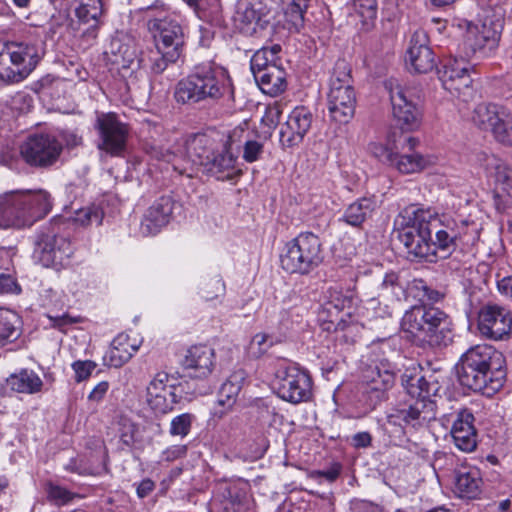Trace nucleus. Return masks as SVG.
<instances>
[{"label":"nucleus","mask_w":512,"mask_h":512,"mask_svg":"<svg viewBox=\"0 0 512 512\" xmlns=\"http://www.w3.org/2000/svg\"><path fill=\"white\" fill-rule=\"evenodd\" d=\"M380 289L386 294H397V290H402L399 275L394 271L387 272L382 279Z\"/></svg>","instance_id":"obj_55"},{"label":"nucleus","mask_w":512,"mask_h":512,"mask_svg":"<svg viewBox=\"0 0 512 512\" xmlns=\"http://www.w3.org/2000/svg\"><path fill=\"white\" fill-rule=\"evenodd\" d=\"M355 12L366 25L372 23L377 17V1L376 0H353Z\"/></svg>","instance_id":"obj_47"},{"label":"nucleus","mask_w":512,"mask_h":512,"mask_svg":"<svg viewBox=\"0 0 512 512\" xmlns=\"http://www.w3.org/2000/svg\"><path fill=\"white\" fill-rule=\"evenodd\" d=\"M237 156L231 151L229 141L225 143L222 149L212 153L210 162L206 167L208 171L220 179H232L234 175L241 173L236 169Z\"/></svg>","instance_id":"obj_35"},{"label":"nucleus","mask_w":512,"mask_h":512,"mask_svg":"<svg viewBox=\"0 0 512 512\" xmlns=\"http://www.w3.org/2000/svg\"><path fill=\"white\" fill-rule=\"evenodd\" d=\"M505 357L490 345H476L460 358L457 375L460 384L475 392L491 394L499 390L505 377Z\"/></svg>","instance_id":"obj_2"},{"label":"nucleus","mask_w":512,"mask_h":512,"mask_svg":"<svg viewBox=\"0 0 512 512\" xmlns=\"http://www.w3.org/2000/svg\"><path fill=\"white\" fill-rule=\"evenodd\" d=\"M370 349L369 362L362 369L361 379L368 405L374 409L387 399L395 383L396 366L390 360L395 350L388 340L374 343Z\"/></svg>","instance_id":"obj_6"},{"label":"nucleus","mask_w":512,"mask_h":512,"mask_svg":"<svg viewBox=\"0 0 512 512\" xmlns=\"http://www.w3.org/2000/svg\"><path fill=\"white\" fill-rule=\"evenodd\" d=\"M104 217L103 209L97 204H90L88 206L77 209L74 212L72 220L75 224L86 227L93 224L101 225Z\"/></svg>","instance_id":"obj_43"},{"label":"nucleus","mask_w":512,"mask_h":512,"mask_svg":"<svg viewBox=\"0 0 512 512\" xmlns=\"http://www.w3.org/2000/svg\"><path fill=\"white\" fill-rule=\"evenodd\" d=\"M195 416L191 413H183L174 417L170 424V434L172 436L185 437L190 433L192 422Z\"/></svg>","instance_id":"obj_48"},{"label":"nucleus","mask_w":512,"mask_h":512,"mask_svg":"<svg viewBox=\"0 0 512 512\" xmlns=\"http://www.w3.org/2000/svg\"><path fill=\"white\" fill-rule=\"evenodd\" d=\"M285 21L289 29L299 31L304 25V14L308 7V0H289L281 4Z\"/></svg>","instance_id":"obj_42"},{"label":"nucleus","mask_w":512,"mask_h":512,"mask_svg":"<svg viewBox=\"0 0 512 512\" xmlns=\"http://www.w3.org/2000/svg\"><path fill=\"white\" fill-rule=\"evenodd\" d=\"M141 341L131 339L127 333L118 334L112 341L107 354L108 364L112 367H121L127 363L138 351Z\"/></svg>","instance_id":"obj_34"},{"label":"nucleus","mask_w":512,"mask_h":512,"mask_svg":"<svg viewBox=\"0 0 512 512\" xmlns=\"http://www.w3.org/2000/svg\"><path fill=\"white\" fill-rule=\"evenodd\" d=\"M281 46L262 47L251 58V71L260 89L270 96H278L286 90V72L281 67Z\"/></svg>","instance_id":"obj_13"},{"label":"nucleus","mask_w":512,"mask_h":512,"mask_svg":"<svg viewBox=\"0 0 512 512\" xmlns=\"http://www.w3.org/2000/svg\"><path fill=\"white\" fill-rule=\"evenodd\" d=\"M277 393L280 398L292 404L306 402L312 395V379L309 373L298 365L281 361L275 371Z\"/></svg>","instance_id":"obj_14"},{"label":"nucleus","mask_w":512,"mask_h":512,"mask_svg":"<svg viewBox=\"0 0 512 512\" xmlns=\"http://www.w3.org/2000/svg\"><path fill=\"white\" fill-rule=\"evenodd\" d=\"M154 488L155 483L151 479L146 478L137 485L136 492L139 498H145L154 490Z\"/></svg>","instance_id":"obj_63"},{"label":"nucleus","mask_w":512,"mask_h":512,"mask_svg":"<svg viewBox=\"0 0 512 512\" xmlns=\"http://www.w3.org/2000/svg\"><path fill=\"white\" fill-rule=\"evenodd\" d=\"M62 143L51 134L30 135L20 145V157L30 167L47 169L54 166L62 154Z\"/></svg>","instance_id":"obj_16"},{"label":"nucleus","mask_w":512,"mask_h":512,"mask_svg":"<svg viewBox=\"0 0 512 512\" xmlns=\"http://www.w3.org/2000/svg\"><path fill=\"white\" fill-rule=\"evenodd\" d=\"M219 512H249V499L245 488L236 483H223L215 497Z\"/></svg>","instance_id":"obj_32"},{"label":"nucleus","mask_w":512,"mask_h":512,"mask_svg":"<svg viewBox=\"0 0 512 512\" xmlns=\"http://www.w3.org/2000/svg\"><path fill=\"white\" fill-rule=\"evenodd\" d=\"M401 327L414 342L423 346L446 347L454 338L451 317L434 306H413L402 317Z\"/></svg>","instance_id":"obj_4"},{"label":"nucleus","mask_w":512,"mask_h":512,"mask_svg":"<svg viewBox=\"0 0 512 512\" xmlns=\"http://www.w3.org/2000/svg\"><path fill=\"white\" fill-rule=\"evenodd\" d=\"M94 128L98 132L97 148L113 157L122 156L129 136V126L113 112H97Z\"/></svg>","instance_id":"obj_18"},{"label":"nucleus","mask_w":512,"mask_h":512,"mask_svg":"<svg viewBox=\"0 0 512 512\" xmlns=\"http://www.w3.org/2000/svg\"><path fill=\"white\" fill-rule=\"evenodd\" d=\"M233 85L228 71L213 61L195 65L192 71L178 81L174 89L177 103L195 106L210 104L233 96Z\"/></svg>","instance_id":"obj_1"},{"label":"nucleus","mask_w":512,"mask_h":512,"mask_svg":"<svg viewBox=\"0 0 512 512\" xmlns=\"http://www.w3.org/2000/svg\"><path fill=\"white\" fill-rule=\"evenodd\" d=\"M169 375L158 372L146 388V402L157 414H166L173 410L174 405L180 401L173 386H168Z\"/></svg>","instance_id":"obj_22"},{"label":"nucleus","mask_w":512,"mask_h":512,"mask_svg":"<svg viewBox=\"0 0 512 512\" xmlns=\"http://www.w3.org/2000/svg\"><path fill=\"white\" fill-rule=\"evenodd\" d=\"M75 14L81 23L88 24L92 21L93 24L91 25V27H97L98 18L100 16L92 14V12H90V9H88L87 7L80 5L78 8H76Z\"/></svg>","instance_id":"obj_57"},{"label":"nucleus","mask_w":512,"mask_h":512,"mask_svg":"<svg viewBox=\"0 0 512 512\" xmlns=\"http://www.w3.org/2000/svg\"><path fill=\"white\" fill-rule=\"evenodd\" d=\"M105 54L123 77L131 75L140 66L135 42L127 36L113 37Z\"/></svg>","instance_id":"obj_21"},{"label":"nucleus","mask_w":512,"mask_h":512,"mask_svg":"<svg viewBox=\"0 0 512 512\" xmlns=\"http://www.w3.org/2000/svg\"><path fill=\"white\" fill-rule=\"evenodd\" d=\"M474 420V415L469 409H460L455 413L450 431L454 445L466 453L473 452L477 447L478 435Z\"/></svg>","instance_id":"obj_26"},{"label":"nucleus","mask_w":512,"mask_h":512,"mask_svg":"<svg viewBox=\"0 0 512 512\" xmlns=\"http://www.w3.org/2000/svg\"><path fill=\"white\" fill-rule=\"evenodd\" d=\"M267 12V7L262 0H239L236 5L234 21L241 31L255 32L256 26Z\"/></svg>","instance_id":"obj_31"},{"label":"nucleus","mask_w":512,"mask_h":512,"mask_svg":"<svg viewBox=\"0 0 512 512\" xmlns=\"http://www.w3.org/2000/svg\"><path fill=\"white\" fill-rule=\"evenodd\" d=\"M45 54L44 43L39 38L0 43V80L19 83L37 67Z\"/></svg>","instance_id":"obj_7"},{"label":"nucleus","mask_w":512,"mask_h":512,"mask_svg":"<svg viewBox=\"0 0 512 512\" xmlns=\"http://www.w3.org/2000/svg\"><path fill=\"white\" fill-rule=\"evenodd\" d=\"M402 386L412 401L401 408L395 409L388 415V421L394 425L412 427L414 429L426 426L436 417V403L433 397L441 386L430 375L428 378L420 374L404 373L401 377Z\"/></svg>","instance_id":"obj_3"},{"label":"nucleus","mask_w":512,"mask_h":512,"mask_svg":"<svg viewBox=\"0 0 512 512\" xmlns=\"http://www.w3.org/2000/svg\"><path fill=\"white\" fill-rule=\"evenodd\" d=\"M439 79L444 89L451 93L460 92L462 88H467L472 80L469 75L468 66L465 62L459 60H449L439 71Z\"/></svg>","instance_id":"obj_33"},{"label":"nucleus","mask_w":512,"mask_h":512,"mask_svg":"<svg viewBox=\"0 0 512 512\" xmlns=\"http://www.w3.org/2000/svg\"><path fill=\"white\" fill-rule=\"evenodd\" d=\"M313 119V114L308 108L295 107L281 126L279 136L282 146L290 148L299 145L311 129Z\"/></svg>","instance_id":"obj_23"},{"label":"nucleus","mask_w":512,"mask_h":512,"mask_svg":"<svg viewBox=\"0 0 512 512\" xmlns=\"http://www.w3.org/2000/svg\"><path fill=\"white\" fill-rule=\"evenodd\" d=\"M213 140L206 134L197 133L187 137L183 152L177 155L174 151L164 149L155 143H146L145 151L151 158L171 163L179 174L191 176L189 170L192 166H205L210 162Z\"/></svg>","instance_id":"obj_10"},{"label":"nucleus","mask_w":512,"mask_h":512,"mask_svg":"<svg viewBox=\"0 0 512 512\" xmlns=\"http://www.w3.org/2000/svg\"><path fill=\"white\" fill-rule=\"evenodd\" d=\"M272 345L273 341L269 335L258 333L252 338L249 351L253 357L259 358L264 355Z\"/></svg>","instance_id":"obj_50"},{"label":"nucleus","mask_w":512,"mask_h":512,"mask_svg":"<svg viewBox=\"0 0 512 512\" xmlns=\"http://www.w3.org/2000/svg\"><path fill=\"white\" fill-rule=\"evenodd\" d=\"M431 213L423 207L410 206L404 208L395 218L394 225L398 230V239L407 253L417 258L433 261L437 247L432 240L429 227Z\"/></svg>","instance_id":"obj_5"},{"label":"nucleus","mask_w":512,"mask_h":512,"mask_svg":"<svg viewBox=\"0 0 512 512\" xmlns=\"http://www.w3.org/2000/svg\"><path fill=\"white\" fill-rule=\"evenodd\" d=\"M110 384L108 381H101L98 383L88 395V400L92 402H100L106 395Z\"/></svg>","instance_id":"obj_58"},{"label":"nucleus","mask_w":512,"mask_h":512,"mask_svg":"<svg viewBox=\"0 0 512 512\" xmlns=\"http://www.w3.org/2000/svg\"><path fill=\"white\" fill-rule=\"evenodd\" d=\"M472 121L480 130L490 131L496 141L512 146L511 114L506 107L495 103H480L473 111Z\"/></svg>","instance_id":"obj_17"},{"label":"nucleus","mask_w":512,"mask_h":512,"mask_svg":"<svg viewBox=\"0 0 512 512\" xmlns=\"http://www.w3.org/2000/svg\"><path fill=\"white\" fill-rule=\"evenodd\" d=\"M6 385L13 392L31 395L42 391L43 381L35 371L25 368L11 374Z\"/></svg>","instance_id":"obj_37"},{"label":"nucleus","mask_w":512,"mask_h":512,"mask_svg":"<svg viewBox=\"0 0 512 512\" xmlns=\"http://www.w3.org/2000/svg\"><path fill=\"white\" fill-rule=\"evenodd\" d=\"M372 436L369 432H358L352 437V445L355 448H366L371 445Z\"/></svg>","instance_id":"obj_62"},{"label":"nucleus","mask_w":512,"mask_h":512,"mask_svg":"<svg viewBox=\"0 0 512 512\" xmlns=\"http://www.w3.org/2000/svg\"><path fill=\"white\" fill-rule=\"evenodd\" d=\"M478 330L482 336L502 340L512 334V314L498 305L483 307L478 316Z\"/></svg>","instance_id":"obj_20"},{"label":"nucleus","mask_w":512,"mask_h":512,"mask_svg":"<svg viewBox=\"0 0 512 512\" xmlns=\"http://www.w3.org/2000/svg\"><path fill=\"white\" fill-rule=\"evenodd\" d=\"M264 152V145L256 140H248L243 147V159L248 163H253L260 159Z\"/></svg>","instance_id":"obj_51"},{"label":"nucleus","mask_w":512,"mask_h":512,"mask_svg":"<svg viewBox=\"0 0 512 512\" xmlns=\"http://www.w3.org/2000/svg\"><path fill=\"white\" fill-rule=\"evenodd\" d=\"M22 334L21 318L6 308H0V346L15 342Z\"/></svg>","instance_id":"obj_39"},{"label":"nucleus","mask_w":512,"mask_h":512,"mask_svg":"<svg viewBox=\"0 0 512 512\" xmlns=\"http://www.w3.org/2000/svg\"><path fill=\"white\" fill-rule=\"evenodd\" d=\"M429 227L435 233L437 250L451 254L456 249L473 246L479 240L481 225L475 220L453 217L449 214H438L433 208Z\"/></svg>","instance_id":"obj_8"},{"label":"nucleus","mask_w":512,"mask_h":512,"mask_svg":"<svg viewBox=\"0 0 512 512\" xmlns=\"http://www.w3.org/2000/svg\"><path fill=\"white\" fill-rule=\"evenodd\" d=\"M96 366V363L91 360L75 361L72 364V368L75 372V380L77 382H82L88 379Z\"/></svg>","instance_id":"obj_54"},{"label":"nucleus","mask_w":512,"mask_h":512,"mask_svg":"<svg viewBox=\"0 0 512 512\" xmlns=\"http://www.w3.org/2000/svg\"><path fill=\"white\" fill-rule=\"evenodd\" d=\"M182 367L190 378L206 379L215 367V352L206 345H194L187 350Z\"/></svg>","instance_id":"obj_25"},{"label":"nucleus","mask_w":512,"mask_h":512,"mask_svg":"<svg viewBox=\"0 0 512 512\" xmlns=\"http://www.w3.org/2000/svg\"><path fill=\"white\" fill-rule=\"evenodd\" d=\"M173 201L170 197L162 196L146 211L141 221L140 230L145 236L155 235L166 226L172 215Z\"/></svg>","instance_id":"obj_29"},{"label":"nucleus","mask_w":512,"mask_h":512,"mask_svg":"<svg viewBox=\"0 0 512 512\" xmlns=\"http://www.w3.org/2000/svg\"><path fill=\"white\" fill-rule=\"evenodd\" d=\"M369 150L379 161L391 166L395 157V152L391 148L381 143H371L369 145Z\"/></svg>","instance_id":"obj_53"},{"label":"nucleus","mask_w":512,"mask_h":512,"mask_svg":"<svg viewBox=\"0 0 512 512\" xmlns=\"http://www.w3.org/2000/svg\"><path fill=\"white\" fill-rule=\"evenodd\" d=\"M391 166L401 174H413L424 170L427 166V160L417 152L404 154L395 152Z\"/></svg>","instance_id":"obj_41"},{"label":"nucleus","mask_w":512,"mask_h":512,"mask_svg":"<svg viewBox=\"0 0 512 512\" xmlns=\"http://www.w3.org/2000/svg\"><path fill=\"white\" fill-rule=\"evenodd\" d=\"M355 299L352 295L336 293L325 303L318 314L323 330H345L353 323Z\"/></svg>","instance_id":"obj_19"},{"label":"nucleus","mask_w":512,"mask_h":512,"mask_svg":"<svg viewBox=\"0 0 512 512\" xmlns=\"http://www.w3.org/2000/svg\"><path fill=\"white\" fill-rule=\"evenodd\" d=\"M405 60L415 73H428L436 67V56L424 31L418 30L413 33Z\"/></svg>","instance_id":"obj_24"},{"label":"nucleus","mask_w":512,"mask_h":512,"mask_svg":"<svg viewBox=\"0 0 512 512\" xmlns=\"http://www.w3.org/2000/svg\"><path fill=\"white\" fill-rule=\"evenodd\" d=\"M498 290L501 294L512 299V277H504L497 283Z\"/></svg>","instance_id":"obj_64"},{"label":"nucleus","mask_w":512,"mask_h":512,"mask_svg":"<svg viewBox=\"0 0 512 512\" xmlns=\"http://www.w3.org/2000/svg\"><path fill=\"white\" fill-rule=\"evenodd\" d=\"M225 289L223 280L219 276H216L203 284L201 294L206 301H212L222 297L225 294Z\"/></svg>","instance_id":"obj_49"},{"label":"nucleus","mask_w":512,"mask_h":512,"mask_svg":"<svg viewBox=\"0 0 512 512\" xmlns=\"http://www.w3.org/2000/svg\"><path fill=\"white\" fill-rule=\"evenodd\" d=\"M324 260L322 243L312 232H303L286 243L281 255V267L288 273L308 275Z\"/></svg>","instance_id":"obj_12"},{"label":"nucleus","mask_w":512,"mask_h":512,"mask_svg":"<svg viewBox=\"0 0 512 512\" xmlns=\"http://www.w3.org/2000/svg\"><path fill=\"white\" fill-rule=\"evenodd\" d=\"M393 117L402 130L414 131L422 119V95L416 87L395 85L389 87Z\"/></svg>","instance_id":"obj_15"},{"label":"nucleus","mask_w":512,"mask_h":512,"mask_svg":"<svg viewBox=\"0 0 512 512\" xmlns=\"http://www.w3.org/2000/svg\"><path fill=\"white\" fill-rule=\"evenodd\" d=\"M245 379L246 373L244 370L234 371L220 387L218 392L219 405L231 408L236 403Z\"/></svg>","instance_id":"obj_40"},{"label":"nucleus","mask_w":512,"mask_h":512,"mask_svg":"<svg viewBox=\"0 0 512 512\" xmlns=\"http://www.w3.org/2000/svg\"><path fill=\"white\" fill-rule=\"evenodd\" d=\"M477 33H479V28L477 26L469 27L467 32V38L470 41L471 37L475 35V41L473 46L475 48H482L485 45V43L489 40L490 36L486 35L484 32H482L480 35H478Z\"/></svg>","instance_id":"obj_61"},{"label":"nucleus","mask_w":512,"mask_h":512,"mask_svg":"<svg viewBox=\"0 0 512 512\" xmlns=\"http://www.w3.org/2000/svg\"><path fill=\"white\" fill-rule=\"evenodd\" d=\"M261 420L270 427H279L283 424L284 417L279 414L274 407L264 403L260 412Z\"/></svg>","instance_id":"obj_52"},{"label":"nucleus","mask_w":512,"mask_h":512,"mask_svg":"<svg viewBox=\"0 0 512 512\" xmlns=\"http://www.w3.org/2000/svg\"><path fill=\"white\" fill-rule=\"evenodd\" d=\"M483 479L477 467L461 466L455 471L454 493L461 499L474 500L480 497Z\"/></svg>","instance_id":"obj_30"},{"label":"nucleus","mask_w":512,"mask_h":512,"mask_svg":"<svg viewBox=\"0 0 512 512\" xmlns=\"http://www.w3.org/2000/svg\"><path fill=\"white\" fill-rule=\"evenodd\" d=\"M2 254H5L7 257L5 262L7 264L10 263V258L8 256L7 251L0 252V294H18L21 292V287L17 283L16 278L10 274L6 273L3 270V259Z\"/></svg>","instance_id":"obj_46"},{"label":"nucleus","mask_w":512,"mask_h":512,"mask_svg":"<svg viewBox=\"0 0 512 512\" xmlns=\"http://www.w3.org/2000/svg\"><path fill=\"white\" fill-rule=\"evenodd\" d=\"M148 30L153 35L156 49H175L180 51L183 32L179 23L169 17L150 19Z\"/></svg>","instance_id":"obj_27"},{"label":"nucleus","mask_w":512,"mask_h":512,"mask_svg":"<svg viewBox=\"0 0 512 512\" xmlns=\"http://www.w3.org/2000/svg\"><path fill=\"white\" fill-rule=\"evenodd\" d=\"M21 199L23 226L44 218L52 208L50 195L44 190H17Z\"/></svg>","instance_id":"obj_28"},{"label":"nucleus","mask_w":512,"mask_h":512,"mask_svg":"<svg viewBox=\"0 0 512 512\" xmlns=\"http://www.w3.org/2000/svg\"><path fill=\"white\" fill-rule=\"evenodd\" d=\"M327 106L331 119L340 124L348 123L354 116L356 91L351 67L344 59H338L334 64L330 76Z\"/></svg>","instance_id":"obj_11"},{"label":"nucleus","mask_w":512,"mask_h":512,"mask_svg":"<svg viewBox=\"0 0 512 512\" xmlns=\"http://www.w3.org/2000/svg\"><path fill=\"white\" fill-rule=\"evenodd\" d=\"M341 470V464L333 463L327 470L317 471V475L325 478L329 482H334L339 477Z\"/></svg>","instance_id":"obj_60"},{"label":"nucleus","mask_w":512,"mask_h":512,"mask_svg":"<svg viewBox=\"0 0 512 512\" xmlns=\"http://www.w3.org/2000/svg\"><path fill=\"white\" fill-rule=\"evenodd\" d=\"M19 197L17 190L0 195V229L23 226Z\"/></svg>","instance_id":"obj_36"},{"label":"nucleus","mask_w":512,"mask_h":512,"mask_svg":"<svg viewBox=\"0 0 512 512\" xmlns=\"http://www.w3.org/2000/svg\"><path fill=\"white\" fill-rule=\"evenodd\" d=\"M180 57V51L175 49H156L150 58V70L158 75L163 73L169 64L175 63Z\"/></svg>","instance_id":"obj_44"},{"label":"nucleus","mask_w":512,"mask_h":512,"mask_svg":"<svg viewBox=\"0 0 512 512\" xmlns=\"http://www.w3.org/2000/svg\"><path fill=\"white\" fill-rule=\"evenodd\" d=\"M496 180L498 183L505 186L506 184H511L512 181V168L508 167L504 164H499L496 166Z\"/></svg>","instance_id":"obj_59"},{"label":"nucleus","mask_w":512,"mask_h":512,"mask_svg":"<svg viewBox=\"0 0 512 512\" xmlns=\"http://www.w3.org/2000/svg\"><path fill=\"white\" fill-rule=\"evenodd\" d=\"M376 203L372 198L362 197L351 203L344 211L340 220L353 227L361 225L371 216Z\"/></svg>","instance_id":"obj_38"},{"label":"nucleus","mask_w":512,"mask_h":512,"mask_svg":"<svg viewBox=\"0 0 512 512\" xmlns=\"http://www.w3.org/2000/svg\"><path fill=\"white\" fill-rule=\"evenodd\" d=\"M65 224L62 217L54 218L35 235L33 258L43 267H64L73 255L69 235L64 232Z\"/></svg>","instance_id":"obj_9"},{"label":"nucleus","mask_w":512,"mask_h":512,"mask_svg":"<svg viewBox=\"0 0 512 512\" xmlns=\"http://www.w3.org/2000/svg\"><path fill=\"white\" fill-rule=\"evenodd\" d=\"M186 453L187 447L185 445H174L163 451L162 460L172 462L176 459L184 457Z\"/></svg>","instance_id":"obj_56"},{"label":"nucleus","mask_w":512,"mask_h":512,"mask_svg":"<svg viewBox=\"0 0 512 512\" xmlns=\"http://www.w3.org/2000/svg\"><path fill=\"white\" fill-rule=\"evenodd\" d=\"M44 490L47 496V500L57 506L66 505L70 503L75 497H77V494L52 482H47L45 484Z\"/></svg>","instance_id":"obj_45"}]
</instances>
